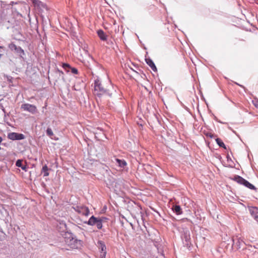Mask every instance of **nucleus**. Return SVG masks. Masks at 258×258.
I'll return each mask as SVG.
<instances>
[{"mask_svg": "<svg viewBox=\"0 0 258 258\" xmlns=\"http://www.w3.org/2000/svg\"><path fill=\"white\" fill-rule=\"evenodd\" d=\"M145 61H146V62L147 63V64L150 67V68L152 69V70L154 72L157 71V68H156L154 62L150 57L146 58Z\"/></svg>", "mask_w": 258, "mask_h": 258, "instance_id": "9d476101", "label": "nucleus"}, {"mask_svg": "<svg viewBox=\"0 0 258 258\" xmlns=\"http://www.w3.org/2000/svg\"><path fill=\"white\" fill-rule=\"evenodd\" d=\"M94 91L98 97H100L103 94H106L109 97H111L112 94L103 87L100 81L98 79L95 80Z\"/></svg>", "mask_w": 258, "mask_h": 258, "instance_id": "f03ea898", "label": "nucleus"}, {"mask_svg": "<svg viewBox=\"0 0 258 258\" xmlns=\"http://www.w3.org/2000/svg\"><path fill=\"white\" fill-rule=\"evenodd\" d=\"M55 73L58 76V79H61L63 80H64L63 73L62 71L59 70L58 69H56L55 70Z\"/></svg>", "mask_w": 258, "mask_h": 258, "instance_id": "f3484780", "label": "nucleus"}, {"mask_svg": "<svg viewBox=\"0 0 258 258\" xmlns=\"http://www.w3.org/2000/svg\"><path fill=\"white\" fill-rule=\"evenodd\" d=\"M62 67L64 69H67V68H71L70 65L66 63H62Z\"/></svg>", "mask_w": 258, "mask_h": 258, "instance_id": "bb28decb", "label": "nucleus"}, {"mask_svg": "<svg viewBox=\"0 0 258 258\" xmlns=\"http://www.w3.org/2000/svg\"><path fill=\"white\" fill-rule=\"evenodd\" d=\"M106 253H100V255L99 258H105Z\"/></svg>", "mask_w": 258, "mask_h": 258, "instance_id": "c85d7f7f", "label": "nucleus"}, {"mask_svg": "<svg viewBox=\"0 0 258 258\" xmlns=\"http://www.w3.org/2000/svg\"><path fill=\"white\" fill-rule=\"evenodd\" d=\"M98 218L102 223L106 222L108 220L107 218L104 217H99Z\"/></svg>", "mask_w": 258, "mask_h": 258, "instance_id": "393cba45", "label": "nucleus"}, {"mask_svg": "<svg viewBox=\"0 0 258 258\" xmlns=\"http://www.w3.org/2000/svg\"><path fill=\"white\" fill-rule=\"evenodd\" d=\"M21 109L27 111L32 114H35L37 112V109L34 105L29 103L23 104L21 107Z\"/></svg>", "mask_w": 258, "mask_h": 258, "instance_id": "423d86ee", "label": "nucleus"}, {"mask_svg": "<svg viewBox=\"0 0 258 258\" xmlns=\"http://www.w3.org/2000/svg\"><path fill=\"white\" fill-rule=\"evenodd\" d=\"M60 224L62 226V227H63L65 229H66L67 226H66V224L65 223H63V222L60 223Z\"/></svg>", "mask_w": 258, "mask_h": 258, "instance_id": "2f4dec72", "label": "nucleus"}, {"mask_svg": "<svg viewBox=\"0 0 258 258\" xmlns=\"http://www.w3.org/2000/svg\"><path fill=\"white\" fill-rule=\"evenodd\" d=\"M32 3L36 7H37L38 5H42V2L39 0H32Z\"/></svg>", "mask_w": 258, "mask_h": 258, "instance_id": "b1692460", "label": "nucleus"}, {"mask_svg": "<svg viewBox=\"0 0 258 258\" xmlns=\"http://www.w3.org/2000/svg\"><path fill=\"white\" fill-rule=\"evenodd\" d=\"M98 220V218L95 217L94 216H92L89 218L88 221L87 222H85V223H86L87 225H90V226H94V225H96Z\"/></svg>", "mask_w": 258, "mask_h": 258, "instance_id": "9b49d317", "label": "nucleus"}, {"mask_svg": "<svg viewBox=\"0 0 258 258\" xmlns=\"http://www.w3.org/2000/svg\"><path fill=\"white\" fill-rule=\"evenodd\" d=\"M172 210L177 215L182 214L183 212L180 206L177 205H173Z\"/></svg>", "mask_w": 258, "mask_h": 258, "instance_id": "f8f14e48", "label": "nucleus"}, {"mask_svg": "<svg viewBox=\"0 0 258 258\" xmlns=\"http://www.w3.org/2000/svg\"><path fill=\"white\" fill-rule=\"evenodd\" d=\"M49 169L46 165H44L42 167L41 170V173H43V176H48L49 175Z\"/></svg>", "mask_w": 258, "mask_h": 258, "instance_id": "a211bd4d", "label": "nucleus"}, {"mask_svg": "<svg viewBox=\"0 0 258 258\" xmlns=\"http://www.w3.org/2000/svg\"><path fill=\"white\" fill-rule=\"evenodd\" d=\"M216 142L219 147L223 148L224 149L226 148L224 143L220 138H217L216 139Z\"/></svg>", "mask_w": 258, "mask_h": 258, "instance_id": "412c9836", "label": "nucleus"}, {"mask_svg": "<svg viewBox=\"0 0 258 258\" xmlns=\"http://www.w3.org/2000/svg\"><path fill=\"white\" fill-rule=\"evenodd\" d=\"M230 241L232 243L231 246L232 249H239L243 248L245 245L242 237L239 235L233 236L230 239Z\"/></svg>", "mask_w": 258, "mask_h": 258, "instance_id": "7ed1b4c3", "label": "nucleus"}, {"mask_svg": "<svg viewBox=\"0 0 258 258\" xmlns=\"http://www.w3.org/2000/svg\"><path fill=\"white\" fill-rule=\"evenodd\" d=\"M46 134L48 136H49L51 138H52V137L54 135L52 130L49 127H48L47 129L46 130Z\"/></svg>", "mask_w": 258, "mask_h": 258, "instance_id": "4be33fe9", "label": "nucleus"}, {"mask_svg": "<svg viewBox=\"0 0 258 258\" xmlns=\"http://www.w3.org/2000/svg\"><path fill=\"white\" fill-rule=\"evenodd\" d=\"M2 110H3V111H4V112L5 113L4 120H5V121H6V114H5L6 112H5V109H4V108H2Z\"/></svg>", "mask_w": 258, "mask_h": 258, "instance_id": "473e14b6", "label": "nucleus"}, {"mask_svg": "<svg viewBox=\"0 0 258 258\" xmlns=\"http://www.w3.org/2000/svg\"><path fill=\"white\" fill-rule=\"evenodd\" d=\"M15 46V47H16V48H15V49L17 50L18 52L19 51H21V52H24L23 50V49H22L20 47H19L17 48V47H16V46Z\"/></svg>", "mask_w": 258, "mask_h": 258, "instance_id": "c756f323", "label": "nucleus"}, {"mask_svg": "<svg viewBox=\"0 0 258 258\" xmlns=\"http://www.w3.org/2000/svg\"><path fill=\"white\" fill-rule=\"evenodd\" d=\"M254 105H255V107H258V104L254 103Z\"/></svg>", "mask_w": 258, "mask_h": 258, "instance_id": "c9c22d12", "label": "nucleus"}, {"mask_svg": "<svg viewBox=\"0 0 258 258\" xmlns=\"http://www.w3.org/2000/svg\"><path fill=\"white\" fill-rule=\"evenodd\" d=\"M71 72L73 73V74H78V70L75 68H71Z\"/></svg>", "mask_w": 258, "mask_h": 258, "instance_id": "a878e982", "label": "nucleus"}, {"mask_svg": "<svg viewBox=\"0 0 258 258\" xmlns=\"http://www.w3.org/2000/svg\"><path fill=\"white\" fill-rule=\"evenodd\" d=\"M16 166L18 167H21L22 170L26 171L28 168L27 166L26 165H23L22 161L20 159L18 160L16 162Z\"/></svg>", "mask_w": 258, "mask_h": 258, "instance_id": "2eb2a0df", "label": "nucleus"}, {"mask_svg": "<svg viewBox=\"0 0 258 258\" xmlns=\"http://www.w3.org/2000/svg\"><path fill=\"white\" fill-rule=\"evenodd\" d=\"M248 211L251 216L258 223V208L256 207H249Z\"/></svg>", "mask_w": 258, "mask_h": 258, "instance_id": "6e6552de", "label": "nucleus"}, {"mask_svg": "<svg viewBox=\"0 0 258 258\" xmlns=\"http://www.w3.org/2000/svg\"><path fill=\"white\" fill-rule=\"evenodd\" d=\"M140 213H141V215L142 219H143V212H140Z\"/></svg>", "mask_w": 258, "mask_h": 258, "instance_id": "f704fd0d", "label": "nucleus"}, {"mask_svg": "<svg viewBox=\"0 0 258 258\" xmlns=\"http://www.w3.org/2000/svg\"><path fill=\"white\" fill-rule=\"evenodd\" d=\"M8 138L11 140H21L25 139V137L23 134L15 132L10 133L8 135Z\"/></svg>", "mask_w": 258, "mask_h": 258, "instance_id": "0eeeda50", "label": "nucleus"}, {"mask_svg": "<svg viewBox=\"0 0 258 258\" xmlns=\"http://www.w3.org/2000/svg\"><path fill=\"white\" fill-rule=\"evenodd\" d=\"M96 226L98 229H101L103 227V223L98 219L96 223Z\"/></svg>", "mask_w": 258, "mask_h": 258, "instance_id": "5701e85b", "label": "nucleus"}, {"mask_svg": "<svg viewBox=\"0 0 258 258\" xmlns=\"http://www.w3.org/2000/svg\"><path fill=\"white\" fill-rule=\"evenodd\" d=\"M115 160L118 166L121 168H124L127 164L126 161L123 159L116 158Z\"/></svg>", "mask_w": 258, "mask_h": 258, "instance_id": "dca6fc26", "label": "nucleus"}, {"mask_svg": "<svg viewBox=\"0 0 258 258\" xmlns=\"http://www.w3.org/2000/svg\"><path fill=\"white\" fill-rule=\"evenodd\" d=\"M73 209L75 211L82 215L88 216L90 214V210L89 208L86 206H77L73 207Z\"/></svg>", "mask_w": 258, "mask_h": 258, "instance_id": "39448f33", "label": "nucleus"}, {"mask_svg": "<svg viewBox=\"0 0 258 258\" xmlns=\"http://www.w3.org/2000/svg\"><path fill=\"white\" fill-rule=\"evenodd\" d=\"M66 244L71 249H78L81 246L82 241L78 240L71 232H66L63 235Z\"/></svg>", "mask_w": 258, "mask_h": 258, "instance_id": "f257e3e1", "label": "nucleus"}, {"mask_svg": "<svg viewBox=\"0 0 258 258\" xmlns=\"http://www.w3.org/2000/svg\"><path fill=\"white\" fill-rule=\"evenodd\" d=\"M37 7L42 8H44V9H45L47 10V6H46V4H45L43 2H42V5H38Z\"/></svg>", "mask_w": 258, "mask_h": 258, "instance_id": "cd10ccee", "label": "nucleus"}, {"mask_svg": "<svg viewBox=\"0 0 258 258\" xmlns=\"http://www.w3.org/2000/svg\"><path fill=\"white\" fill-rule=\"evenodd\" d=\"M97 34L101 40L105 41L107 39V35L102 30L100 29L98 30Z\"/></svg>", "mask_w": 258, "mask_h": 258, "instance_id": "ddd939ff", "label": "nucleus"}, {"mask_svg": "<svg viewBox=\"0 0 258 258\" xmlns=\"http://www.w3.org/2000/svg\"><path fill=\"white\" fill-rule=\"evenodd\" d=\"M233 180L236 181L237 183L243 185V183L246 179L239 175H235Z\"/></svg>", "mask_w": 258, "mask_h": 258, "instance_id": "4468645a", "label": "nucleus"}, {"mask_svg": "<svg viewBox=\"0 0 258 258\" xmlns=\"http://www.w3.org/2000/svg\"><path fill=\"white\" fill-rule=\"evenodd\" d=\"M2 141H3V140H2V139L1 138V142H2ZM1 144H2V145H4V146H7V144H6V143H1Z\"/></svg>", "mask_w": 258, "mask_h": 258, "instance_id": "72a5a7b5", "label": "nucleus"}, {"mask_svg": "<svg viewBox=\"0 0 258 258\" xmlns=\"http://www.w3.org/2000/svg\"><path fill=\"white\" fill-rule=\"evenodd\" d=\"M209 137H210L211 138H213V135H209Z\"/></svg>", "mask_w": 258, "mask_h": 258, "instance_id": "e433bc0d", "label": "nucleus"}, {"mask_svg": "<svg viewBox=\"0 0 258 258\" xmlns=\"http://www.w3.org/2000/svg\"><path fill=\"white\" fill-rule=\"evenodd\" d=\"M155 246L157 247V250H158V252L159 253H160V255L158 256H156V257H153L152 258H165V256L163 254V251L162 250V249L161 248H160L159 247H158V245H155Z\"/></svg>", "mask_w": 258, "mask_h": 258, "instance_id": "6ab92c4d", "label": "nucleus"}, {"mask_svg": "<svg viewBox=\"0 0 258 258\" xmlns=\"http://www.w3.org/2000/svg\"><path fill=\"white\" fill-rule=\"evenodd\" d=\"M73 88H74V89L76 91H79L80 90V89L78 87H77L76 85H74Z\"/></svg>", "mask_w": 258, "mask_h": 258, "instance_id": "7c9ffc66", "label": "nucleus"}, {"mask_svg": "<svg viewBox=\"0 0 258 258\" xmlns=\"http://www.w3.org/2000/svg\"><path fill=\"white\" fill-rule=\"evenodd\" d=\"M243 185L250 189H256V187L246 180L244 181Z\"/></svg>", "mask_w": 258, "mask_h": 258, "instance_id": "aec40b11", "label": "nucleus"}, {"mask_svg": "<svg viewBox=\"0 0 258 258\" xmlns=\"http://www.w3.org/2000/svg\"><path fill=\"white\" fill-rule=\"evenodd\" d=\"M181 238L184 245H188L190 243V232L187 228L183 229L181 234Z\"/></svg>", "mask_w": 258, "mask_h": 258, "instance_id": "20e7f679", "label": "nucleus"}, {"mask_svg": "<svg viewBox=\"0 0 258 258\" xmlns=\"http://www.w3.org/2000/svg\"><path fill=\"white\" fill-rule=\"evenodd\" d=\"M97 246L99 249V251L100 253H107L106 247L104 241L102 240H98L97 241Z\"/></svg>", "mask_w": 258, "mask_h": 258, "instance_id": "1a4fd4ad", "label": "nucleus"}]
</instances>
